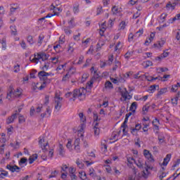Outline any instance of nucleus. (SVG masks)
<instances>
[{"instance_id":"b1692460","label":"nucleus","mask_w":180,"mask_h":180,"mask_svg":"<svg viewBox=\"0 0 180 180\" xmlns=\"http://www.w3.org/2000/svg\"><path fill=\"white\" fill-rule=\"evenodd\" d=\"M153 125L158 129V124H160V120H158V118H155L153 122H152Z\"/></svg>"},{"instance_id":"39448f33","label":"nucleus","mask_w":180,"mask_h":180,"mask_svg":"<svg viewBox=\"0 0 180 180\" xmlns=\"http://www.w3.org/2000/svg\"><path fill=\"white\" fill-rule=\"evenodd\" d=\"M118 91L121 94L122 97L124 98V101H127V96L130 94L129 93V91H127V89L126 88H124V91L123 90H122L121 87H119Z\"/></svg>"},{"instance_id":"e2e57ef3","label":"nucleus","mask_w":180,"mask_h":180,"mask_svg":"<svg viewBox=\"0 0 180 180\" xmlns=\"http://www.w3.org/2000/svg\"><path fill=\"white\" fill-rule=\"evenodd\" d=\"M20 66L19 65L14 66V68L15 69L14 72H19L20 71Z\"/></svg>"},{"instance_id":"c756f323","label":"nucleus","mask_w":180,"mask_h":180,"mask_svg":"<svg viewBox=\"0 0 180 180\" xmlns=\"http://www.w3.org/2000/svg\"><path fill=\"white\" fill-rule=\"evenodd\" d=\"M27 162V158H22L19 161V165L22 166V164H26Z\"/></svg>"},{"instance_id":"f8f14e48","label":"nucleus","mask_w":180,"mask_h":180,"mask_svg":"<svg viewBox=\"0 0 180 180\" xmlns=\"http://www.w3.org/2000/svg\"><path fill=\"white\" fill-rule=\"evenodd\" d=\"M38 77L41 81H43V79H44L46 77V71L42 70V71H40L39 72H38Z\"/></svg>"},{"instance_id":"052dcab7","label":"nucleus","mask_w":180,"mask_h":180,"mask_svg":"<svg viewBox=\"0 0 180 180\" xmlns=\"http://www.w3.org/2000/svg\"><path fill=\"white\" fill-rule=\"evenodd\" d=\"M49 63H45V65L42 68V70H43L42 71H47V70H49Z\"/></svg>"},{"instance_id":"09e8293b","label":"nucleus","mask_w":180,"mask_h":180,"mask_svg":"<svg viewBox=\"0 0 180 180\" xmlns=\"http://www.w3.org/2000/svg\"><path fill=\"white\" fill-rule=\"evenodd\" d=\"M140 15H141V13L137 11L136 13L133 15L132 19H137L138 18L140 17Z\"/></svg>"},{"instance_id":"1a4fd4ad","label":"nucleus","mask_w":180,"mask_h":180,"mask_svg":"<svg viewBox=\"0 0 180 180\" xmlns=\"http://www.w3.org/2000/svg\"><path fill=\"white\" fill-rule=\"evenodd\" d=\"M165 44V39H161L160 41H158V43L154 44V47H157L158 49H160V47H162Z\"/></svg>"},{"instance_id":"20e7f679","label":"nucleus","mask_w":180,"mask_h":180,"mask_svg":"<svg viewBox=\"0 0 180 180\" xmlns=\"http://www.w3.org/2000/svg\"><path fill=\"white\" fill-rule=\"evenodd\" d=\"M15 112H16L15 113L13 114L11 116L8 117L6 120L7 124H11V123H13V122L15 121V119H18V115H20L18 113V110H16Z\"/></svg>"},{"instance_id":"5fc2aeb1","label":"nucleus","mask_w":180,"mask_h":180,"mask_svg":"<svg viewBox=\"0 0 180 180\" xmlns=\"http://www.w3.org/2000/svg\"><path fill=\"white\" fill-rule=\"evenodd\" d=\"M141 72H138L137 74L134 75V78L135 79H140V74H141Z\"/></svg>"},{"instance_id":"f704fd0d","label":"nucleus","mask_w":180,"mask_h":180,"mask_svg":"<svg viewBox=\"0 0 180 180\" xmlns=\"http://www.w3.org/2000/svg\"><path fill=\"white\" fill-rule=\"evenodd\" d=\"M76 164L80 169L84 168V163H82V162H79V159L77 160Z\"/></svg>"},{"instance_id":"5701e85b","label":"nucleus","mask_w":180,"mask_h":180,"mask_svg":"<svg viewBox=\"0 0 180 180\" xmlns=\"http://www.w3.org/2000/svg\"><path fill=\"white\" fill-rule=\"evenodd\" d=\"M49 59V55L46 54L45 53H41V60L42 61H46V60Z\"/></svg>"},{"instance_id":"f257e3e1","label":"nucleus","mask_w":180,"mask_h":180,"mask_svg":"<svg viewBox=\"0 0 180 180\" xmlns=\"http://www.w3.org/2000/svg\"><path fill=\"white\" fill-rule=\"evenodd\" d=\"M86 91L84 88L76 89L72 92V96L74 98H79V101H84L86 96L85 94Z\"/></svg>"},{"instance_id":"c9c22d12","label":"nucleus","mask_w":180,"mask_h":180,"mask_svg":"<svg viewBox=\"0 0 180 180\" xmlns=\"http://www.w3.org/2000/svg\"><path fill=\"white\" fill-rule=\"evenodd\" d=\"M145 65V68H148V67H151L153 66V62L150 61V60H147L146 62H144Z\"/></svg>"},{"instance_id":"c85d7f7f","label":"nucleus","mask_w":180,"mask_h":180,"mask_svg":"<svg viewBox=\"0 0 180 180\" xmlns=\"http://www.w3.org/2000/svg\"><path fill=\"white\" fill-rule=\"evenodd\" d=\"M74 44H75L72 42L69 44V48L68 49V51H70V53H72V51H74Z\"/></svg>"},{"instance_id":"412c9836","label":"nucleus","mask_w":180,"mask_h":180,"mask_svg":"<svg viewBox=\"0 0 180 180\" xmlns=\"http://www.w3.org/2000/svg\"><path fill=\"white\" fill-rule=\"evenodd\" d=\"M6 168L7 169H9V171H11L12 172H19V170H16V169H15V166L7 165Z\"/></svg>"},{"instance_id":"dca6fc26","label":"nucleus","mask_w":180,"mask_h":180,"mask_svg":"<svg viewBox=\"0 0 180 180\" xmlns=\"http://www.w3.org/2000/svg\"><path fill=\"white\" fill-rule=\"evenodd\" d=\"M37 160V154H34L29 158V164H33Z\"/></svg>"},{"instance_id":"0eeeda50","label":"nucleus","mask_w":180,"mask_h":180,"mask_svg":"<svg viewBox=\"0 0 180 180\" xmlns=\"http://www.w3.org/2000/svg\"><path fill=\"white\" fill-rule=\"evenodd\" d=\"M143 155H144V157H146V158L149 160V161H151L153 160V155L150 153V151H148L146 149L143 150Z\"/></svg>"},{"instance_id":"72a5a7b5","label":"nucleus","mask_w":180,"mask_h":180,"mask_svg":"<svg viewBox=\"0 0 180 180\" xmlns=\"http://www.w3.org/2000/svg\"><path fill=\"white\" fill-rule=\"evenodd\" d=\"M43 40H44V35L40 34L39 36L38 44L41 45L43 43Z\"/></svg>"},{"instance_id":"7c9ffc66","label":"nucleus","mask_w":180,"mask_h":180,"mask_svg":"<svg viewBox=\"0 0 180 180\" xmlns=\"http://www.w3.org/2000/svg\"><path fill=\"white\" fill-rule=\"evenodd\" d=\"M79 176L81 179L84 180V178H86V173L85 172H79Z\"/></svg>"},{"instance_id":"7ed1b4c3","label":"nucleus","mask_w":180,"mask_h":180,"mask_svg":"<svg viewBox=\"0 0 180 180\" xmlns=\"http://www.w3.org/2000/svg\"><path fill=\"white\" fill-rule=\"evenodd\" d=\"M44 143V137H39V144L40 145V147L42 148V150L44 153H47V150L49 147V143H46V144H43ZM48 147V148H47Z\"/></svg>"},{"instance_id":"4be33fe9","label":"nucleus","mask_w":180,"mask_h":180,"mask_svg":"<svg viewBox=\"0 0 180 180\" xmlns=\"http://www.w3.org/2000/svg\"><path fill=\"white\" fill-rule=\"evenodd\" d=\"M172 8V11H174V9H175V7L172 5V4H171V1H169L167 5H166V8L169 11V9H171Z\"/></svg>"},{"instance_id":"6e6d98bb","label":"nucleus","mask_w":180,"mask_h":180,"mask_svg":"<svg viewBox=\"0 0 180 180\" xmlns=\"http://www.w3.org/2000/svg\"><path fill=\"white\" fill-rule=\"evenodd\" d=\"M135 164H136L138 168H143V164L140 160H139L138 163L134 160Z\"/></svg>"},{"instance_id":"423d86ee","label":"nucleus","mask_w":180,"mask_h":180,"mask_svg":"<svg viewBox=\"0 0 180 180\" xmlns=\"http://www.w3.org/2000/svg\"><path fill=\"white\" fill-rule=\"evenodd\" d=\"M158 89H160V86L155 84V85H151L148 89V92H149V94H154V92H155V91H158Z\"/></svg>"},{"instance_id":"a878e982","label":"nucleus","mask_w":180,"mask_h":180,"mask_svg":"<svg viewBox=\"0 0 180 180\" xmlns=\"http://www.w3.org/2000/svg\"><path fill=\"white\" fill-rule=\"evenodd\" d=\"M41 53H38L37 57H36V54H34V60H35V64H37L39 63V60H41Z\"/></svg>"},{"instance_id":"bb28decb","label":"nucleus","mask_w":180,"mask_h":180,"mask_svg":"<svg viewBox=\"0 0 180 180\" xmlns=\"http://www.w3.org/2000/svg\"><path fill=\"white\" fill-rule=\"evenodd\" d=\"M59 155H64V147L61 144L59 145Z\"/></svg>"},{"instance_id":"774afa93","label":"nucleus","mask_w":180,"mask_h":180,"mask_svg":"<svg viewBox=\"0 0 180 180\" xmlns=\"http://www.w3.org/2000/svg\"><path fill=\"white\" fill-rule=\"evenodd\" d=\"M70 178H71V179L72 180H77V175H75V174H70Z\"/></svg>"},{"instance_id":"393cba45","label":"nucleus","mask_w":180,"mask_h":180,"mask_svg":"<svg viewBox=\"0 0 180 180\" xmlns=\"http://www.w3.org/2000/svg\"><path fill=\"white\" fill-rule=\"evenodd\" d=\"M64 31L65 34H67L68 36H70V34H71V33L72 32V31H71V30L70 29V27H65Z\"/></svg>"},{"instance_id":"4d7b16f0","label":"nucleus","mask_w":180,"mask_h":180,"mask_svg":"<svg viewBox=\"0 0 180 180\" xmlns=\"http://www.w3.org/2000/svg\"><path fill=\"white\" fill-rule=\"evenodd\" d=\"M145 79H147L149 82H153V77L151 76H148L146 75V76H145Z\"/></svg>"},{"instance_id":"6e6552de","label":"nucleus","mask_w":180,"mask_h":180,"mask_svg":"<svg viewBox=\"0 0 180 180\" xmlns=\"http://www.w3.org/2000/svg\"><path fill=\"white\" fill-rule=\"evenodd\" d=\"M145 165H146V171H143L142 176L146 179L148 177V169H151V167L147 165V162H145Z\"/></svg>"},{"instance_id":"0e129e2a","label":"nucleus","mask_w":180,"mask_h":180,"mask_svg":"<svg viewBox=\"0 0 180 180\" xmlns=\"http://www.w3.org/2000/svg\"><path fill=\"white\" fill-rule=\"evenodd\" d=\"M5 14V8L4 6H0V15H4Z\"/></svg>"},{"instance_id":"8fccbe9b","label":"nucleus","mask_w":180,"mask_h":180,"mask_svg":"<svg viewBox=\"0 0 180 180\" xmlns=\"http://www.w3.org/2000/svg\"><path fill=\"white\" fill-rule=\"evenodd\" d=\"M50 10L51 11H60V8L56 7L54 5L51 4Z\"/></svg>"},{"instance_id":"de8ad7c7","label":"nucleus","mask_w":180,"mask_h":180,"mask_svg":"<svg viewBox=\"0 0 180 180\" xmlns=\"http://www.w3.org/2000/svg\"><path fill=\"white\" fill-rule=\"evenodd\" d=\"M70 75L69 74H66L65 75L63 76L62 81L65 82V81H68V79H70Z\"/></svg>"},{"instance_id":"69168bd1","label":"nucleus","mask_w":180,"mask_h":180,"mask_svg":"<svg viewBox=\"0 0 180 180\" xmlns=\"http://www.w3.org/2000/svg\"><path fill=\"white\" fill-rule=\"evenodd\" d=\"M180 164V159H177L175 162L174 165H173V167L175 168V167H178V165Z\"/></svg>"},{"instance_id":"37998d69","label":"nucleus","mask_w":180,"mask_h":180,"mask_svg":"<svg viewBox=\"0 0 180 180\" xmlns=\"http://www.w3.org/2000/svg\"><path fill=\"white\" fill-rule=\"evenodd\" d=\"M131 56H133V52H127L124 55L125 58H127V60H129V58H130V57H131Z\"/></svg>"},{"instance_id":"bf43d9fd","label":"nucleus","mask_w":180,"mask_h":180,"mask_svg":"<svg viewBox=\"0 0 180 180\" xmlns=\"http://www.w3.org/2000/svg\"><path fill=\"white\" fill-rule=\"evenodd\" d=\"M102 13V6L97 8L96 15H101Z\"/></svg>"},{"instance_id":"9d476101","label":"nucleus","mask_w":180,"mask_h":180,"mask_svg":"<svg viewBox=\"0 0 180 180\" xmlns=\"http://www.w3.org/2000/svg\"><path fill=\"white\" fill-rule=\"evenodd\" d=\"M170 160H171V154H167L166 157L164 158L162 165H164L165 167H167Z\"/></svg>"},{"instance_id":"f03ea898","label":"nucleus","mask_w":180,"mask_h":180,"mask_svg":"<svg viewBox=\"0 0 180 180\" xmlns=\"http://www.w3.org/2000/svg\"><path fill=\"white\" fill-rule=\"evenodd\" d=\"M54 99L55 110H56V112H60V109H61V106H63V97H60L58 94H56Z\"/></svg>"},{"instance_id":"cd10ccee","label":"nucleus","mask_w":180,"mask_h":180,"mask_svg":"<svg viewBox=\"0 0 180 180\" xmlns=\"http://www.w3.org/2000/svg\"><path fill=\"white\" fill-rule=\"evenodd\" d=\"M143 33H144V31L143 30V29L139 30V31H137L134 36L135 37H140V36H141V34H143Z\"/></svg>"},{"instance_id":"a211bd4d","label":"nucleus","mask_w":180,"mask_h":180,"mask_svg":"<svg viewBox=\"0 0 180 180\" xmlns=\"http://www.w3.org/2000/svg\"><path fill=\"white\" fill-rule=\"evenodd\" d=\"M18 9H20V8L18 6H17L16 7H11L10 8L9 16H12V15H13V13H15V12H16Z\"/></svg>"},{"instance_id":"a19ab883","label":"nucleus","mask_w":180,"mask_h":180,"mask_svg":"<svg viewBox=\"0 0 180 180\" xmlns=\"http://www.w3.org/2000/svg\"><path fill=\"white\" fill-rule=\"evenodd\" d=\"M148 109H150V104L149 103L145 105L143 107L142 110H143V112H148Z\"/></svg>"},{"instance_id":"4c0bfd02","label":"nucleus","mask_w":180,"mask_h":180,"mask_svg":"<svg viewBox=\"0 0 180 180\" xmlns=\"http://www.w3.org/2000/svg\"><path fill=\"white\" fill-rule=\"evenodd\" d=\"M172 103L175 106L178 105V96L174 97V98H172Z\"/></svg>"},{"instance_id":"4468645a","label":"nucleus","mask_w":180,"mask_h":180,"mask_svg":"<svg viewBox=\"0 0 180 180\" xmlns=\"http://www.w3.org/2000/svg\"><path fill=\"white\" fill-rule=\"evenodd\" d=\"M167 92H168V89L167 87L162 88L158 91L157 96H161V95H164Z\"/></svg>"},{"instance_id":"79ce46f5","label":"nucleus","mask_w":180,"mask_h":180,"mask_svg":"<svg viewBox=\"0 0 180 180\" xmlns=\"http://www.w3.org/2000/svg\"><path fill=\"white\" fill-rule=\"evenodd\" d=\"M74 13H78L79 12V5H76V6L73 7Z\"/></svg>"},{"instance_id":"58836bf2","label":"nucleus","mask_w":180,"mask_h":180,"mask_svg":"<svg viewBox=\"0 0 180 180\" xmlns=\"http://www.w3.org/2000/svg\"><path fill=\"white\" fill-rule=\"evenodd\" d=\"M120 27L121 30H124L126 27V22L122 21L120 24Z\"/></svg>"},{"instance_id":"864d4df0","label":"nucleus","mask_w":180,"mask_h":180,"mask_svg":"<svg viewBox=\"0 0 180 180\" xmlns=\"http://www.w3.org/2000/svg\"><path fill=\"white\" fill-rule=\"evenodd\" d=\"M56 175H57V171L55 170L51 173L49 178H56Z\"/></svg>"},{"instance_id":"2f4dec72","label":"nucleus","mask_w":180,"mask_h":180,"mask_svg":"<svg viewBox=\"0 0 180 180\" xmlns=\"http://www.w3.org/2000/svg\"><path fill=\"white\" fill-rule=\"evenodd\" d=\"M27 40L30 44H33L34 43V41H33V37L32 35H29Z\"/></svg>"},{"instance_id":"9b49d317","label":"nucleus","mask_w":180,"mask_h":180,"mask_svg":"<svg viewBox=\"0 0 180 180\" xmlns=\"http://www.w3.org/2000/svg\"><path fill=\"white\" fill-rule=\"evenodd\" d=\"M111 11L113 15H117V13H119L120 12H122V8H119V7L114 6H112Z\"/></svg>"},{"instance_id":"a18cd8bd","label":"nucleus","mask_w":180,"mask_h":180,"mask_svg":"<svg viewBox=\"0 0 180 180\" xmlns=\"http://www.w3.org/2000/svg\"><path fill=\"white\" fill-rule=\"evenodd\" d=\"M94 136H98L101 133V129L99 128L94 127Z\"/></svg>"},{"instance_id":"ea45409f","label":"nucleus","mask_w":180,"mask_h":180,"mask_svg":"<svg viewBox=\"0 0 180 180\" xmlns=\"http://www.w3.org/2000/svg\"><path fill=\"white\" fill-rule=\"evenodd\" d=\"M45 113H46L47 117H50V116H51V110L50 109V107L46 108Z\"/></svg>"},{"instance_id":"3c124183","label":"nucleus","mask_w":180,"mask_h":180,"mask_svg":"<svg viewBox=\"0 0 180 180\" xmlns=\"http://www.w3.org/2000/svg\"><path fill=\"white\" fill-rule=\"evenodd\" d=\"M1 44L3 50H6V40L3 39Z\"/></svg>"},{"instance_id":"473e14b6","label":"nucleus","mask_w":180,"mask_h":180,"mask_svg":"<svg viewBox=\"0 0 180 180\" xmlns=\"http://www.w3.org/2000/svg\"><path fill=\"white\" fill-rule=\"evenodd\" d=\"M18 122L20 124L25 123V122H26V120H25V117H23V115H20V116L18 117Z\"/></svg>"},{"instance_id":"13d9d810","label":"nucleus","mask_w":180,"mask_h":180,"mask_svg":"<svg viewBox=\"0 0 180 180\" xmlns=\"http://www.w3.org/2000/svg\"><path fill=\"white\" fill-rule=\"evenodd\" d=\"M75 172V169H74V167H70L69 168V174L70 175L74 174Z\"/></svg>"},{"instance_id":"ddd939ff","label":"nucleus","mask_w":180,"mask_h":180,"mask_svg":"<svg viewBox=\"0 0 180 180\" xmlns=\"http://www.w3.org/2000/svg\"><path fill=\"white\" fill-rule=\"evenodd\" d=\"M141 129V124H136L135 128H131V133L133 134L135 131H139Z\"/></svg>"},{"instance_id":"f3484780","label":"nucleus","mask_w":180,"mask_h":180,"mask_svg":"<svg viewBox=\"0 0 180 180\" xmlns=\"http://www.w3.org/2000/svg\"><path fill=\"white\" fill-rule=\"evenodd\" d=\"M79 141H80L79 139H75V150H76V151H77V153H79Z\"/></svg>"},{"instance_id":"680f3d73","label":"nucleus","mask_w":180,"mask_h":180,"mask_svg":"<svg viewBox=\"0 0 180 180\" xmlns=\"http://www.w3.org/2000/svg\"><path fill=\"white\" fill-rule=\"evenodd\" d=\"M34 112H35L34 107H31L30 111V116H33L34 115Z\"/></svg>"},{"instance_id":"6ab92c4d","label":"nucleus","mask_w":180,"mask_h":180,"mask_svg":"<svg viewBox=\"0 0 180 180\" xmlns=\"http://www.w3.org/2000/svg\"><path fill=\"white\" fill-rule=\"evenodd\" d=\"M10 29L11 30V34L13 36H16L18 34V30H16V26H11Z\"/></svg>"},{"instance_id":"2eb2a0df","label":"nucleus","mask_w":180,"mask_h":180,"mask_svg":"<svg viewBox=\"0 0 180 180\" xmlns=\"http://www.w3.org/2000/svg\"><path fill=\"white\" fill-rule=\"evenodd\" d=\"M136 109H137V103L134 102V103H131V105L129 108V110H131V112L134 113L136 112Z\"/></svg>"},{"instance_id":"e433bc0d","label":"nucleus","mask_w":180,"mask_h":180,"mask_svg":"<svg viewBox=\"0 0 180 180\" xmlns=\"http://www.w3.org/2000/svg\"><path fill=\"white\" fill-rule=\"evenodd\" d=\"M94 115V122L95 123V122H99V120H101V119H99V117H98V114H96V112H93Z\"/></svg>"},{"instance_id":"338daca9","label":"nucleus","mask_w":180,"mask_h":180,"mask_svg":"<svg viewBox=\"0 0 180 180\" xmlns=\"http://www.w3.org/2000/svg\"><path fill=\"white\" fill-rule=\"evenodd\" d=\"M167 56H169V53L165 52V51H164V52L162 53V54L161 55V56H162L163 58H166V57H167Z\"/></svg>"},{"instance_id":"aec40b11","label":"nucleus","mask_w":180,"mask_h":180,"mask_svg":"<svg viewBox=\"0 0 180 180\" xmlns=\"http://www.w3.org/2000/svg\"><path fill=\"white\" fill-rule=\"evenodd\" d=\"M105 88L108 89H113V84H112V82H110V81H107L105 83Z\"/></svg>"},{"instance_id":"c03bdc74","label":"nucleus","mask_w":180,"mask_h":180,"mask_svg":"<svg viewBox=\"0 0 180 180\" xmlns=\"http://www.w3.org/2000/svg\"><path fill=\"white\" fill-rule=\"evenodd\" d=\"M42 81H44L43 83L46 84V85L50 84V82H51V79L47 78V77H45L44 79H43Z\"/></svg>"},{"instance_id":"49530a36","label":"nucleus","mask_w":180,"mask_h":180,"mask_svg":"<svg viewBox=\"0 0 180 180\" xmlns=\"http://www.w3.org/2000/svg\"><path fill=\"white\" fill-rule=\"evenodd\" d=\"M37 72V70H32V72H30V78H36L35 74Z\"/></svg>"},{"instance_id":"603ef678","label":"nucleus","mask_w":180,"mask_h":180,"mask_svg":"<svg viewBox=\"0 0 180 180\" xmlns=\"http://www.w3.org/2000/svg\"><path fill=\"white\" fill-rule=\"evenodd\" d=\"M120 62L117 61V62L115 63V67L112 68L113 71H116V70H117V67H120Z\"/></svg>"}]
</instances>
